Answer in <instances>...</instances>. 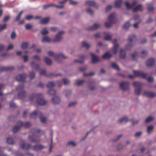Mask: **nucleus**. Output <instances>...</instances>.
I'll return each instance as SVG.
<instances>
[{
	"mask_svg": "<svg viewBox=\"0 0 156 156\" xmlns=\"http://www.w3.org/2000/svg\"><path fill=\"white\" fill-rule=\"evenodd\" d=\"M77 102L76 101L72 102L70 103L69 105L68 106L70 107L72 106H74L76 104Z\"/></svg>",
	"mask_w": 156,
	"mask_h": 156,
	"instance_id": "63",
	"label": "nucleus"
},
{
	"mask_svg": "<svg viewBox=\"0 0 156 156\" xmlns=\"http://www.w3.org/2000/svg\"><path fill=\"white\" fill-rule=\"evenodd\" d=\"M94 73L93 72L90 73H84L83 74V76H93L94 75Z\"/></svg>",
	"mask_w": 156,
	"mask_h": 156,
	"instance_id": "62",
	"label": "nucleus"
},
{
	"mask_svg": "<svg viewBox=\"0 0 156 156\" xmlns=\"http://www.w3.org/2000/svg\"><path fill=\"white\" fill-rule=\"evenodd\" d=\"M133 85L134 87H136L135 89V92L136 94L139 95L142 90V88L140 87L142 84L140 82L135 81L133 83Z\"/></svg>",
	"mask_w": 156,
	"mask_h": 156,
	"instance_id": "8",
	"label": "nucleus"
},
{
	"mask_svg": "<svg viewBox=\"0 0 156 156\" xmlns=\"http://www.w3.org/2000/svg\"><path fill=\"white\" fill-rule=\"evenodd\" d=\"M111 36L110 35H107L104 37V40L106 41H110Z\"/></svg>",
	"mask_w": 156,
	"mask_h": 156,
	"instance_id": "51",
	"label": "nucleus"
},
{
	"mask_svg": "<svg viewBox=\"0 0 156 156\" xmlns=\"http://www.w3.org/2000/svg\"><path fill=\"white\" fill-rule=\"evenodd\" d=\"M147 9L149 11H152L154 10V8L151 4H148Z\"/></svg>",
	"mask_w": 156,
	"mask_h": 156,
	"instance_id": "36",
	"label": "nucleus"
},
{
	"mask_svg": "<svg viewBox=\"0 0 156 156\" xmlns=\"http://www.w3.org/2000/svg\"><path fill=\"white\" fill-rule=\"evenodd\" d=\"M52 100L54 104H58L60 102V98L59 97L56 96L52 98Z\"/></svg>",
	"mask_w": 156,
	"mask_h": 156,
	"instance_id": "24",
	"label": "nucleus"
},
{
	"mask_svg": "<svg viewBox=\"0 0 156 156\" xmlns=\"http://www.w3.org/2000/svg\"><path fill=\"white\" fill-rule=\"evenodd\" d=\"M129 120L126 117H124L122 118L119 120V123H126Z\"/></svg>",
	"mask_w": 156,
	"mask_h": 156,
	"instance_id": "28",
	"label": "nucleus"
},
{
	"mask_svg": "<svg viewBox=\"0 0 156 156\" xmlns=\"http://www.w3.org/2000/svg\"><path fill=\"white\" fill-rule=\"evenodd\" d=\"M153 118L149 116L145 120V122H149L153 120Z\"/></svg>",
	"mask_w": 156,
	"mask_h": 156,
	"instance_id": "56",
	"label": "nucleus"
},
{
	"mask_svg": "<svg viewBox=\"0 0 156 156\" xmlns=\"http://www.w3.org/2000/svg\"><path fill=\"white\" fill-rule=\"evenodd\" d=\"M48 33V31L47 30V28H45L43 29V30L41 32V34L43 35H45Z\"/></svg>",
	"mask_w": 156,
	"mask_h": 156,
	"instance_id": "45",
	"label": "nucleus"
},
{
	"mask_svg": "<svg viewBox=\"0 0 156 156\" xmlns=\"http://www.w3.org/2000/svg\"><path fill=\"white\" fill-rule=\"evenodd\" d=\"M51 7H55L57 8H59L60 9H62L64 8V6L62 5L58 6L53 3H51L48 4L43 5L42 6V8L43 9H45Z\"/></svg>",
	"mask_w": 156,
	"mask_h": 156,
	"instance_id": "10",
	"label": "nucleus"
},
{
	"mask_svg": "<svg viewBox=\"0 0 156 156\" xmlns=\"http://www.w3.org/2000/svg\"><path fill=\"white\" fill-rule=\"evenodd\" d=\"M55 85V83L53 82H50L47 85V87L48 88L52 87Z\"/></svg>",
	"mask_w": 156,
	"mask_h": 156,
	"instance_id": "39",
	"label": "nucleus"
},
{
	"mask_svg": "<svg viewBox=\"0 0 156 156\" xmlns=\"http://www.w3.org/2000/svg\"><path fill=\"white\" fill-rule=\"evenodd\" d=\"M23 125V123L22 121H18L17 123V125L13 128L12 129L13 132L15 133L18 131Z\"/></svg>",
	"mask_w": 156,
	"mask_h": 156,
	"instance_id": "12",
	"label": "nucleus"
},
{
	"mask_svg": "<svg viewBox=\"0 0 156 156\" xmlns=\"http://www.w3.org/2000/svg\"><path fill=\"white\" fill-rule=\"evenodd\" d=\"M153 126L152 125H150L147 128V132L148 133H149L151 130L153 129Z\"/></svg>",
	"mask_w": 156,
	"mask_h": 156,
	"instance_id": "49",
	"label": "nucleus"
},
{
	"mask_svg": "<svg viewBox=\"0 0 156 156\" xmlns=\"http://www.w3.org/2000/svg\"><path fill=\"white\" fill-rule=\"evenodd\" d=\"M31 132L33 134V135L31 136H28L29 139L30 141L36 143H37L40 141V140L39 137L41 135L44 133V131L36 128L32 129Z\"/></svg>",
	"mask_w": 156,
	"mask_h": 156,
	"instance_id": "2",
	"label": "nucleus"
},
{
	"mask_svg": "<svg viewBox=\"0 0 156 156\" xmlns=\"http://www.w3.org/2000/svg\"><path fill=\"white\" fill-rule=\"evenodd\" d=\"M120 87L122 90H127L129 88V83L127 81L122 82L120 84Z\"/></svg>",
	"mask_w": 156,
	"mask_h": 156,
	"instance_id": "11",
	"label": "nucleus"
},
{
	"mask_svg": "<svg viewBox=\"0 0 156 156\" xmlns=\"http://www.w3.org/2000/svg\"><path fill=\"white\" fill-rule=\"evenodd\" d=\"M32 27V26L30 23H27L25 26V28L27 30H30L31 29Z\"/></svg>",
	"mask_w": 156,
	"mask_h": 156,
	"instance_id": "46",
	"label": "nucleus"
},
{
	"mask_svg": "<svg viewBox=\"0 0 156 156\" xmlns=\"http://www.w3.org/2000/svg\"><path fill=\"white\" fill-rule=\"evenodd\" d=\"M112 67L117 70H119L120 68L115 63H112L111 65Z\"/></svg>",
	"mask_w": 156,
	"mask_h": 156,
	"instance_id": "34",
	"label": "nucleus"
},
{
	"mask_svg": "<svg viewBox=\"0 0 156 156\" xmlns=\"http://www.w3.org/2000/svg\"><path fill=\"white\" fill-rule=\"evenodd\" d=\"M35 73L33 72H31L29 74V76L30 79H33L35 77Z\"/></svg>",
	"mask_w": 156,
	"mask_h": 156,
	"instance_id": "52",
	"label": "nucleus"
},
{
	"mask_svg": "<svg viewBox=\"0 0 156 156\" xmlns=\"http://www.w3.org/2000/svg\"><path fill=\"white\" fill-rule=\"evenodd\" d=\"M115 13H111L108 17V20L109 22H107L105 23V26L107 28L110 27L112 24L114 23V18L115 16Z\"/></svg>",
	"mask_w": 156,
	"mask_h": 156,
	"instance_id": "6",
	"label": "nucleus"
},
{
	"mask_svg": "<svg viewBox=\"0 0 156 156\" xmlns=\"http://www.w3.org/2000/svg\"><path fill=\"white\" fill-rule=\"evenodd\" d=\"M142 5L140 4L138 5L136 7L134 8L133 9V12H136L139 11H142Z\"/></svg>",
	"mask_w": 156,
	"mask_h": 156,
	"instance_id": "29",
	"label": "nucleus"
},
{
	"mask_svg": "<svg viewBox=\"0 0 156 156\" xmlns=\"http://www.w3.org/2000/svg\"><path fill=\"white\" fill-rule=\"evenodd\" d=\"M111 57V55L108 52H106L102 56L103 59L109 58Z\"/></svg>",
	"mask_w": 156,
	"mask_h": 156,
	"instance_id": "30",
	"label": "nucleus"
},
{
	"mask_svg": "<svg viewBox=\"0 0 156 156\" xmlns=\"http://www.w3.org/2000/svg\"><path fill=\"white\" fill-rule=\"evenodd\" d=\"M138 1L137 0H134L132 4H130L129 3L127 2L125 3V5L127 9H130L136 5Z\"/></svg>",
	"mask_w": 156,
	"mask_h": 156,
	"instance_id": "14",
	"label": "nucleus"
},
{
	"mask_svg": "<svg viewBox=\"0 0 156 156\" xmlns=\"http://www.w3.org/2000/svg\"><path fill=\"white\" fill-rule=\"evenodd\" d=\"M112 5H108L107 6L106 8V12L110 10L112 8Z\"/></svg>",
	"mask_w": 156,
	"mask_h": 156,
	"instance_id": "59",
	"label": "nucleus"
},
{
	"mask_svg": "<svg viewBox=\"0 0 156 156\" xmlns=\"http://www.w3.org/2000/svg\"><path fill=\"white\" fill-rule=\"evenodd\" d=\"M91 55L92 57V61L91 62L93 63H96L98 62L99 61V58L96 56L94 54L91 53Z\"/></svg>",
	"mask_w": 156,
	"mask_h": 156,
	"instance_id": "19",
	"label": "nucleus"
},
{
	"mask_svg": "<svg viewBox=\"0 0 156 156\" xmlns=\"http://www.w3.org/2000/svg\"><path fill=\"white\" fill-rule=\"evenodd\" d=\"M9 16H6L4 17L2 21L3 22H5L7 21L9 19Z\"/></svg>",
	"mask_w": 156,
	"mask_h": 156,
	"instance_id": "61",
	"label": "nucleus"
},
{
	"mask_svg": "<svg viewBox=\"0 0 156 156\" xmlns=\"http://www.w3.org/2000/svg\"><path fill=\"white\" fill-rule=\"evenodd\" d=\"M23 11H21L19 13L18 16H17L15 20V21H18L20 20V19L21 17V15H22V14L23 13Z\"/></svg>",
	"mask_w": 156,
	"mask_h": 156,
	"instance_id": "38",
	"label": "nucleus"
},
{
	"mask_svg": "<svg viewBox=\"0 0 156 156\" xmlns=\"http://www.w3.org/2000/svg\"><path fill=\"white\" fill-rule=\"evenodd\" d=\"M87 69V67H84L79 68V70L81 72H83L85 70Z\"/></svg>",
	"mask_w": 156,
	"mask_h": 156,
	"instance_id": "64",
	"label": "nucleus"
},
{
	"mask_svg": "<svg viewBox=\"0 0 156 156\" xmlns=\"http://www.w3.org/2000/svg\"><path fill=\"white\" fill-rule=\"evenodd\" d=\"M64 33L63 31H61L59 32L58 34L55 36L53 41L54 42L59 41L62 38V34Z\"/></svg>",
	"mask_w": 156,
	"mask_h": 156,
	"instance_id": "13",
	"label": "nucleus"
},
{
	"mask_svg": "<svg viewBox=\"0 0 156 156\" xmlns=\"http://www.w3.org/2000/svg\"><path fill=\"white\" fill-rule=\"evenodd\" d=\"M36 100V103L39 105H45L47 101L43 98V95L41 94H33L29 98L31 102Z\"/></svg>",
	"mask_w": 156,
	"mask_h": 156,
	"instance_id": "3",
	"label": "nucleus"
},
{
	"mask_svg": "<svg viewBox=\"0 0 156 156\" xmlns=\"http://www.w3.org/2000/svg\"><path fill=\"white\" fill-rule=\"evenodd\" d=\"M62 80L64 83V84L65 85H67L69 83V80L67 79H63Z\"/></svg>",
	"mask_w": 156,
	"mask_h": 156,
	"instance_id": "58",
	"label": "nucleus"
},
{
	"mask_svg": "<svg viewBox=\"0 0 156 156\" xmlns=\"http://www.w3.org/2000/svg\"><path fill=\"white\" fill-rule=\"evenodd\" d=\"M34 18V17L31 15H28L26 16L25 18L27 20H30Z\"/></svg>",
	"mask_w": 156,
	"mask_h": 156,
	"instance_id": "54",
	"label": "nucleus"
},
{
	"mask_svg": "<svg viewBox=\"0 0 156 156\" xmlns=\"http://www.w3.org/2000/svg\"><path fill=\"white\" fill-rule=\"evenodd\" d=\"M131 44H128L126 46L125 48L124 49H121L120 51V58L124 59L126 57V50H129L132 46Z\"/></svg>",
	"mask_w": 156,
	"mask_h": 156,
	"instance_id": "9",
	"label": "nucleus"
},
{
	"mask_svg": "<svg viewBox=\"0 0 156 156\" xmlns=\"http://www.w3.org/2000/svg\"><path fill=\"white\" fill-rule=\"evenodd\" d=\"M141 53L142 55H144V56H141V58H144V57H146L148 54V53L147 52L144 50L142 51Z\"/></svg>",
	"mask_w": 156,
	"mask_h": 156,
	"instance_id": "47",
	"label": "nucleus"
},
{
	"mask_svg": "<svg viewBox=\"0 0 156 156\" xmlns=\"http://www.w3.org/2000/svg\"><path fill=\"white\" fill-rule=\"evenodd\" d=\"M130 26V23L129 22H127L125 23L123 26V28L124 29H127Z\"/></svg>",
	"mask_w": 156,
	"mask_h": 156,
	"instance_id": "42",
	"label": "nucleus"
},
{
	"mask_svg": "<svg viewBox=\"0 0 156 156\" xmlns=\"http://www.w3.org/2000/svg\"><path fill=\"white\" fill-rule=\"evenodd\" d=\"M100 26L99 24L95 23L94 25L89 28H88L87 30H94L97 29Z\"/></svg>",
	"mask_w": 156,
	"mask_h": 156,
	"instance_id": "22",
	"label": "nucleus"
},
{
	"mask_svg": "<svg viewBox=\"0 0 156 156\" xmlns=\"http://www.w3.org/2000/svg\"><path fill=\"white\" fill-rule=\"evenodd\" d=\"M81 58L82 59L81 60H74V62H78L80 63H83L84 62V59L85 58V56L84 55H82Z\"/></svg>",
	"mask_w": 156,
	"mask_h": 156,
	"instance_id": "33",
	"label": "nucleus"
},
{
	"mask_svg": "<svg viewBox=\"0 0 156 156\" xmlns=\"http://www.w3.org/2000/svg\"><path fill=\"white\" fill-rule=\"evenodd\" d=\"M30 65L32 68L36 70H38L39 69V65L34 61H33L31 63Z\"/></svg>",
	"mask_w": 156,
	"mask_h": 156,
	"instance_id": "21",
	"label": "nucleus"
},
{
	"mask_svg": "<svg viewBox=\"0 0 156 156\" xmlns=\"http://www.w3.org/2000/svg\"><path fill=\"white\" fill-rule=\"evenodd\" d=\"M155 62V59L153 58H151L148 60L146 64L148 67H151L154 66Z\"/></svg>",
	"mask_w": 156,
	"mask_h": 156,
	"instance_id": "15",
	"label": "nucleus"
},
{
	"mask_svg": "<svg viewBox=\"0 0 156 156\" xmlns=\"http://www.w3.org/2000/svg\"><path fill=\"white\" fill-rule=\"evenodd\" d=\"M7 25L6 24H3L2 25L0 24V32L5 29Z\"/></svg>",
	"mask_w": 156,
	"mask_h": 156,
	"instance_id": "44",
	"label": "nucleus"
},
{
	"mask_svg": "<svg viewBox=\"0 0 156 156\" xmlns=\"http://www.w3.org/2000/svg\"><path fill=\"white\" fill-rule=\"evenodd\" d=\"M85 4L89 6H94L95 8L98 7V5L94 1H87L86 2Z\"/></svg>",
	"mask_w": 156,
	"mask_h": 156,
	"instance_id": "16",
	"label": "nucleus"
},
{
	"mask_svg": "<svg viewBox=\"0 0 156 156\" xmlns=\"http://www.w3.org/2000/svg\"><path fill=\"white\" fill-rule=\"evenodd\" d=\"M14 68L13 66L2 67L0 68V71H11L13 70Z\"/></svg>",
	"mask_w": 156,
	"mask_h": 156,
	"instance_id": "18",
	"label": "nucleus"
},
{
	"mask_svg": "<svg viewBox=\"0 0 156 156\" xmlns=\"http://www.w3.org/2000/svg\"><path fill=\"white\" fill-rule=\"evenodd\" d=\"M50 20L49 17H47L42 19L40 23L41 24H45L47 23Z\"/></svg>",
	"mask_w": 156,
	"mask_h": 156,
	"instance_id": "27",
	"label": "nucleus"
},
{
	"mask_svg": "<svg viewBox=\"0 0 156 156\" xmlns=\"http://www.w3.org/2000/svg\"><path fill=\"white\" fill-rule=\"evenodd\" d=\"M44 147L41 144H37L34 146L33 149L34 150H38L43 148Z\"/></svg>",
	"mask_w": 156,
	"mask_h": 156,
	"instance_id": "26",
	"label": "nucleus"
},
{
	"mask_svg": "<svg viewBox=\"0 0 156 156\" xmlns=\"http://www.w3.org/2000/svg\"><path fill=\"white\" fill-rule=\"evenodd\" d=\"M28 45L29 44L27 43H23L22 44L21 47L22 49H25L28 47Z\"/></svg>",
	"mask_w": 156,
	"mask_h": 156,
	"instance_id": "43",
	"label": "nucleus"
},
{
	"mask_svg": "<svg viewBox=\"0 0 156 156\" xmlns=\"http://www.w3.org/2000/svg\"><path fill=\"white\" fill-rule=\"evenodd\" d=\"M64 92L66 93L65 96L67 97H68L71 93V91L69 90H66L64 91Z\"/></svg>",
	"mask_w": 156,
	"mask_h": 156,
	"instance_id": "50",
	"label": "nucleus"
},
{
	"mask_svg": "<svg viewBox=\"0 0 156 156\" xmlns=\"http://www.w3.org/2000/svg\"><path fill=\"white\" fill-rule=\"evenodd\" d=\"M82 45L83 47H85L87 49L89 48L90 47V45L85 41L82 42Z\"/></svg>",
	"mask_w": 156,
	"mask_h": 156,
	"instance_id": "40",
	"label": "nucleus"
},
{
	"mask_svg": "<svg viewBox=\"0 0 156 156\" xmlns=\"http://www.w3.org/2000/svg\"><path fill=\"white\" fill-rule=\"evenodd\" d=\"M137 55V53L136 52H134L132 55V59L134 60H136V57Z\"/></svg>",
	"mask_w": 156,
	"mask_h": 156,
	"instance_id": "48",
	"label": "nucleus"
},
{
	"mask_svg": "<svg viewBox=\"0 0 156 156\" xmlns=\"http://www.w3.org/2000/svg\"><path fill=\"white\" fill-rule=\"evenodd\" d=\"M118 47V44H115V45L112 50L114 54H115L117 53Z\"/></svg>",
	"mask_w": 156,
	"mask_h": 156,
	"instance_id": "37",
	"label": "nucleus"
},
{
	"mask_svg": "<svg viewBox=\"0 0 156 156\" xmlns=\"http://www.w3.org/2000/svg\"><path fill=\"white\" fill-rule=\"evenodd\" d=\"M122 3V0H116L115 4V8H119L121 6Z\"/></svg>",
	"mask_w": 156,
	"mask_h": 156,
	"instance_id": "25",
	"label": "nucleus"
},
{
	"mask_svg": "<svg viewBox=\"0 0 156 156\" xmlns=\"http://www.w3.org/2000/svg\"><path fill=\"white\" fill-rule=\"evenodd\" d=\"M143 95L149 97H153L156 96V94L154 92L144 91Z\"/></svg>",
	"mask_w": 156,
	"mask_h": 156,
	"instance_id": "17",
	"label": "nucleus"
},
{
	"mask_svg": "<svg viewBox=\"0 0 156 156\" xmlns=\"http://www.w3.org/2000/svg\"><path fill=\"white\" fill-rule=\"evenodd\" d=\"M48 94L49 95H53L56 94V91L55 90H50L48 91Z\"/></svg>",
	"mask_w": 156,
	"mask_h": 156,
	"instance_id": "41",
	"label": "nucleus"
},
{
	"mask_svg": "<svg viewBox=\"0 0 156 156\" xmlns=\"http://www.w3.org/2000/svg\"><path fill=\"white\" fill-rule=\"evenodd\" d=\"M86 11L87 13L90 14L91 15H92L93 13V11L90 8L87 9H86Z\"/></svg>",
	"mask_w": 156,
	"mask_h": 156,
	"instance_id": "57",
	"label": "nucleus"
},
{
	"mask_svg": "<svg viewBox=\"0 0 156 156\" xmlns=\"http://www.w3.org/2000/svg\"><path fill=\"white\" fill-rule=\"evenodd\" d=\"M51 41L50 39L47 37H44L42 39L41 41L42 43L50 42Z\"/></svg>",
	"mask_w": 156,
	"mask_h": 156,
	"instance_id": "31",
	"label": "nucleus"
},
{
	"mask_svg": "<svg viewBox=\"0 0 156 156\" xmlns=\"http://www.w3.org/2000/svg\"><path fill=\"white\" fill-rule=\"evenodd\" d=\"M6 142L8 144H13L14 143L13 139L10 137L7 138Z\"/></svg>",
	"mask_w": 156,
	"mask_h": 156,
	"instance_id": "32",
	"label": "nucleus"
},
{
	"mask_svg": "<svg viewBox=\"0 0 156 156\" xmlns=\"http://www.w3.org/2000/svg\"><path fill=\"white\" fill-rule=\"evenodd\" d=\"M133 75H129L128 77L131 79H133L135 76H139L143 78H146L147 74L140 71L133 70Z\"/></svg>",
	"mask_w": 156,
	"mask_h": 156,
	"instance_id": "4",
	"label": "nucleus"
},
{
	"mask_svg": "<svg viewBox=\"0 0 156 156\" xmlns=\"http://www.w3.org/2000/svg\"><path fill=\"white\" fill-rule=\"evenodd\" d=\"M84 82V80H80L77 82L76 85L77 86H80L82 84H83Z\"/></svg>",
	"mask_w": 156,
	"mask_h": 156,
	"instance_id": "55",
	"label": "nucleus"
},
{
	"mask_svg": "<svg viewBox=\"0 0 156 156\" xmlns=\"http://www.w3.org/2000/svg\"><path fill=\"white\" fill-rule=\"evenodd\" d=\"M44 62L46 63L47 65H51L52 63V61L51 59L48 57H45L44 58Z\"/></svg>",
	"mask_w": 156,
	"mask_h": 156,
	"instance_id": "23",
	"label": "nucleus"
},
{
	"mask_svg": "<svg viewBox=\"0 0 156 156\" xmlns=\"http://www.w3.org/2000/svg\"><path fill=\"white\" fill-rule=\"evenodd\" d=\"M31 146L30 144H26L24 143H23L20 145V147L23 149L28 150L30 147Z\"/></svg>",
	"mask_w": 156,
	"mask_h": 156,
	"instance_id": "20",
	"label": "nucleus"
},
{
	"mask_svg": "<svg viewBox=\"0 0 156 156\" xmlns=\"http://www.w3.org/2000/svg\"><path fill=\"white\" fill-rule=\"evenodd\" d=\"M30 125V123L29 122H25L23 125L25 128H27L29 127Z\"/></svg>",
	"mask_w": 156,
	"mask_h": 156,
	"instance_id": "60",
	"label": "nucleus"
},
{
	"mask_svg": "<svg viewBox=\"0 0 156 156\" xmlns=\"http://www.w3.org/2000/svg\"><path fill=\"white\" fill-rule=\"evenodd\" d=\"M41 112L35 111L30 114V118H31L35 119L37 116H39L41 122L45 123L46 121V119L44 117L41 116Z\"/></svg>",
	"mask_w": 156,
	"mask_h": 156,
	"instance_id": "5",
	"label": "nucleus"
},
{
	"mask_svg": "<svg viewBox=\"0 0 156 156\" xmlns=\"http://www.w3.org/2000/svg\"><path fill=\"white\" fill-rule=\"evenodd\" d=\"M26 78V75L24 74H19L16 78L17 81L21 82L16 87V90L20 91L18 94V97L22 100L23 99L26 95V92L23 90L24 87V85L23 82H25Z\"/></svg>",
	"mask_w": 156,
	"mask_h": 156,
	"instance_id": "1",
	"label": "nucleus"
},
{
	"mask_svg": "<svg viewBox=\"0 0 156 156\" xmlns=\"http://www.w3.org/2000/svg\"><path fill=\"white\" fill-rule=\"evenodd\" d=\"M136 38V36L134 35H133L131 36H129L128 41L130 42H132L133 40Z\"/></svg>",
	"mask_w": 156,
	"mask_h": 156,
	"instance_id": "35",
	"label": "nucleus"
},
{
	"mask_svg": "<svg viewBox=\"0 0 156 156\" xmlns=\"http://www.w3.org/2000/svg\"><path fill=\"white\" fill-rule=\"evenodd\" d=\"M48 55L50 56H53L54 57L55 60L58 61V60L60 58H66L67 57L65 56L62 53H58L56 55H54L53 52L51 51H49L47 52Z\"/></svg>",
	"mask_w": 156,
	"mask_h": 156,
	"instance_id": "7",
	"label": "nucleus"
},
{
	"mask_svg": "<svg viewBox=\"0 0 156 156\" xmlns=\"http://www.w3.org/2000/svg\"><path fill=\"white\" fill-rule=\"evenodd\" d=\"M67 145L68 146H74L76 145V144L75 142L73 141H70L68 142L67 143Z\"/></svg>",
	"mask_w": 156,
	"mask_h": 156,
	"instance_id": "53",
	"label": "nucleus"
}]
</instances>
